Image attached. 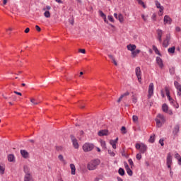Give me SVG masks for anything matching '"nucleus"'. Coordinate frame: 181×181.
<instances>
[{
    "instance_id": "obj_40",
    "label": "nucleus",
    "mask_w": 181,
    "mask_h": 181,
    "mask_svg": "<svg viewBox=\"0 0 181 181\" xmlns=\"http://www.w3.org/2000/svg\"><path fill=\"white\" fill-rule=\"evenodd\" d=\"M179 132V126H175L173 130V134H177Z\"/></svg>"
},
{
    "instance_id": "obj_26",
    "label": "nucleus",
    "mask_w": 181,
    "mask_h": 181,
    "mask_svg": "<svg viewBox=\"0 0 181 181\" xmlns=\"http://www.w3.org/2000/svg\"><path fill=\"white\" fill-rule=\"evenodd\" d=\"M153 50L155 52L156 54H158V56H161L160 52H159V49H158V47H156V46L153 45Z\"/></svg>"
},
{
    "instance_id": "obj_36",
    "label": "nucleus",
    "mask_w": 181,
    "mask_h": 181,
    "mask_svg": "<svg viewBox=\"0 0 181 181\" xmlns=\"http://www.w3.org/2000/svg\"><path fill=\"white\" fill-rule=\"evenodd\" d=\"M44 16L45 18H50V12L49 11H45L44 13Z\"/></svg>"
},
{
    "instance_id": "obj_57",
    "label": "nucleus",
    "mask_w": 181,
    "mask_h": 181,
    "mask_svg": "<svg viewBox=\"0 0 181 181\" xmlns=\"http://www.w3.org/2000/svg\"><path fill=\"white\" fill-rule=\"evenodd\" d=\"M30 29H29V28H27L25 30V33H29Z\"/></svg>"
},
{
    "instance_id": "obj_42",
    "label": "nucleus",
    "mask_w": 181,
    "mask_h": 181,
    "mask_svg": "<svg viewBox=\"0 0 181 181\" xmlns=\"http://www.w3.org/2000/svg\"><path fill=\"white\" fill-rule=\"evenodd\" d=\"M107 152L110 156H112V157L115 156V153H114V151L111 150H108Z\"/></svg>"
},
{
    "instance_id": "obj_19",
    "label": "nucleus",
    "mask_w": 181,
    "mask_h": 181,
    "mask_svg": "<svg viewBox=\"0 0 181 181\" xmlns=\"http://www.w3.org/2000/svg\"><path fill=\"white\" fill-rule=\"evenodd\" d=\"M30 101L33 104V105H37L38 104H40V101H39L33 98H31L30 99Z\"/></svg>"
},
{
    "instance_id": "obj_38",
    "label": "nucleus",
    "mask_w": 181,
    "mask_h": 181,
    "mask_svg": "<svg viewBox=\"0 0 181 181\" xmlns=\"http://www.w3.org/2000/svg\"><path fill=\"white\" fill-rule=\"evenodd\" d=\"M99 15L103 19H105V17L107 16H105V14L102 11H99Z\"/></svg>"
},
{
    "instance_id": "obj_31",
    "label": "nucleus",
    "mask_w": 181,
    "mask_h": 181,
    "mask_svg": "<svg viewBox=\"0 0 181 181\" xmlns=\"http://www.w3.org/2000/svg\"><path fill=\"white\" fill-rule=\"evenodd\" d=\"M100 145L103 149H107V144H105V141L101 140L100 141Z\"/></svg>"
},
{
    "instance_id": "obj_50",
    "label": "nucleus",
    "mask_w": 181,
    "mask_h": 181,
    "mask_svg": "<svg viewBox=\"0 0 181 181\" xmlns=\"http://www.w3.org/2000/svg\"><path fill=\"white\" fill-rule=\"evenodd\" d=\"M79 52L82 53L83 54H86V49H80Z\"/></svg>"
},
{
    "instance_id": "obj_14",
    "label": "nucleus",
    "mask_w": 181,
    "mask_h": 181,
    "mask_svg": "<svg viewBox=\"0 0 181 181\" xmlns=\"http://www.w3.org/2000/svg\"><path fill=\"white\" fill-rule=\"evenodd\" d=\"M164 25L168 24L170 25L172 23V18L169 16H164Z\"/></svg>"
},
{
    "instance_id": "obj_62",
    "label": "nucleus",
    "mask_w": 181,
    "mask_h": 181,
    "mask_svg": "<svg viewBox=\"0 0 181 181\" xmlns=\"http://www.w3.org/2000/svg\"><path fill=\"white\" fill-rule=\"evenodd\" d=\"M178 160V165H181V157L177 159Z\"/></svg>"
},
{
    "instance_id": "obj_18",
    "label": "nucleus",
    "mask_w": 181,
    "mask_h": 181,
    "mask_svg": "<svg viewBox=\"0 0 181 181\" xmlns=\"http://www.w3.org/2000/svg\"><path fill=\"white\" fill-rule=\"evenodd\" d=\"M99 136H105L108 135V131L107 130H101L98 132Z\"/></svg>"
},
{
    "instance_id": "obj_17",
    "label": "nucleus",
    "mask_w": 181,
    "mask_h": 181,
    "mask_svg": "<svg viewBox=\"0 0 181 181\" xmlns=\"http://www.w3.org/2000/svg\"><path fill=\"white\" fill-rule=\"evenodd\" d=\"M21 153L24 159H28V158H29V153L25 150H21Z\"/></svg>"
},
{
    "instance_id": "obj_58",
    "label": "nucleus",
    "mask_w": 181,
    "mask_h": 181,
    "mask_svg": "<svg viewBox=\"0 0 181 181\" xmlns=\"http://www.w3.org/2000/svg\"><path fill=\"white\" fill-rule=\"evenodd\" d=\"M8 4V0H3V5L5 6Z\"/></svg>"
},
{
    "instance_id": "obj_27",
    "label": "nucleus",
    "mask_w": 181,
    "mask_h": 181,
    "mask_svg": "<svg viewBox=\"0 0 181 181\" xmlns=\"http://www.w3.org/2000/svg\"><path fill=\"white\" fill-rule=\"evenodd\" d=\"M175 50H176V48L175 47H172L168 49V53L173 54L175 53Z\"/></svg>"
},
{
    "instance_id": "obj_61",
    "label": "nucleus",
    "mask_w": 181,
    "mask_h": 181,
    "mask_svg": "<svg viewBox=\"0 0 181 181\" xmlns=\"http://www.w3.org/2000/svg\"><path fill=\"white\" fill-rule=\"evenodd\" d=\"M113 142L115 144H118V137H117L115 140H113Z\"/></svg>"
},
{
    "instance_id": "obj_22",
    "label": "nucleus",
    "mask_w": 181,
    "mask_h": 181,
    "mask_svg": "<svg viewBox=\"0 0 181 181\" xmlns=\"http://www.w3.org/2000/svg\"><path fill=\"white\" fill-rule=\"evenodd\" d=\"M128 95H129V92H126V93H124L122 94V95L119 97V98L117 100V103H121V100H122V98H123L124 97H127V96H128Z\"/></svg>"
},
{
    "instance_id": "obj_64",
    "label": "nucleus",
    "mask_w": 181,
    "mask_h": 181,
    "mask_svg": "<svg viewBox=\"0 0 181 181\" xmlns=\"http://www.w3.org/2000/svg\"><path fill=\"white\" fill-rule=\"evenodd\" d=\"M117 180H118V181H124V180H123L121 177H117Z\"/></svg>"
},
{
    "instance_id": "obj_60",
    "label": "nucleus",
    "mask_w": 181,
    "mask_h": 181,
    "mask_svg": "<svg viewBox=\"0 0 181 181\" xmlns=\"http://www.w3.org/2000/svg\"><path fill=\"white\" fill-rule=\"evenodd\" d=\"M108 56H109L110 59H111L112 61L115 60V59L114 58V56H112V55H108Z\"/></svg>"
},
{
    "instance_id": "obj_43",
    "label": "nucleus",
    "mask_w": 181,
    "mask_h": 181,
    "mask_svg": "<svg viewBox=\"0 0 181 181\" xmlns=\"http://www.w3.org/2000/svg\"><path fill=\"white\" fill-rule=\"evenodd\" d=\"M158 15L160 16H162V15H163V7H160V11H159Z\"/></svg>"
},
{
    "instance_id": "obj_7",
    "label": "nucleus",
    "mask_w": 181,
    "mask_h": 181,
    "mask_svg": "<svg viewBox=\"0 0 181 181\" xmlns=\"http://www.w3.org/2000/svg\"><path fill=\"white\" fill-rule=\"evenodd\" d=\"M172 160H173V157L172 156V153H167L166 165L168 169H170V168H172V163H173Z\"/></svg>"
},
{
    "instance_id": "obj_2",
    "label": "nucleus",
    "mask_w": 181,
    "mask_h": 181,
    "mask_svg": "<svg viewBox=\"0 0 181 181\" xmlns=\"http://www.w3.org/2000/svg\"><path fill=\"white\" fill-rule=\"evenodd\" d=\"M100 161L99 159H95L92 161H90L88 164V170H94L95 169H97V166L100 165Z\"/></svg>"
},
{
    "instance_id": "obj_48",
    "label": "nucleus",
    "mask_w": 181,
    "mask_h": 181,
    "mask_svg": "<svg viewBox=\"0 0 181 181\" xmlns=\"http://www.w3.org/2000/svg\"><path fill=\"white\" fill-rule=\"evenodd\" d=\"M175 159H177H177H180V158H181L180 154L176 153H175Z\"/></svg>"
},
{
    "instance_id": "obj_46",
    "label": "nucleus",
    "mask_w": 181,
    "mask_h": 181,
    "mask_svg": "<svg viewBox=\"0 0 181 181\" xmlns=\"http://www.w3.org/2000/svg\"><path fill=\"white\" fill-rule=\"evenodd\" d=\"M107 18L110 22H114V18H112V16H108Z\"/></svg>"
},
{
    "instance_id": "obj_44",
    "label": "nucleus",
    "mask_w": 181,
    "mask_h": 181,
    "mask_svg": "<svg viewBox=\"0 0 181 181\" xmlns=\"http://www.w3.org/2000/svg\"><path fill=\"white\" fill-rule=\"evenodd\" d=\"M121 132L122 134H127V128H125V127H122L121 129Z\"/></svg>"
},
{
    "instance_id": "obj_9",
    "label": "nucleus",
    "mask_w": 181,
    "mask_h": 181,
    "mask_svg": "<svg viewBox=\"0 0 181 181\" xmlns=\"http://www.w3.org/2000/svg\"><path fill=\"white\" fill-rule=\"evenodd\" d=\"M174 86L177 90V94L179 97H181V85L177 81L174 82Z\"/></svg>"
},
{
    "instance_id": "obj_29",
    "label": "nucleus",
    "mask_w": 181,
    "mask_h": 181,
    "mask_svg": "<svg viewBox=\"0 0 181 181\" xmlns=\"http://www.w3.org/2000/svg\"><path fill=\"white\" fill-rule=\"evenodd\" d=\"M162 110H163V112H168V105L163 104L162 106Z\"/></svg>"
},
{
    "instance_id": "obj_47",
    "label": "nucleus",
    "mask_w": 181,
    "mask_h": 181,
    "mask_svg": "<svg viewBox=\"0 0 181 181\" xmlns=\"http://www.w3.org/2000/svg\"><path fill=\"white\" fill-rule=\"evenodd\" d=\"M128 162H129L130 166H134V161H132V159L129 158L128 160Z\"/></svg>"
},
{
    "instance_id": "obj_1",
    "label": "nucleus",
    "mask_w": 181,
    "mask_h": 181,
    "mask_svg": "<svg viewBox=\"0 0 181 181\" xmlns=\"http://www.w3.org/2000/svg\"><path fill=\"white\" fill-rule=\"evenodd\" d=\"M156 122L158 128H160L166 122V117L163 115L158 114L156 118Z\"/></svg>"
},
{
    "instance_id": "obj_41",
    "label": "nucleus",
    "mask_w": 181,
    "mask_h": 181,
    "mask_svg": "<svg viewBox=\"0 0 181 181\" xmlns=\"http://www.w3.org/2000/svg\"><path fill=\"white\" fill-rule=\"evenodd\" d=\"M136 159H137V160H141V159H142V155H141V153H137L136 156Z\"/></svg>"
},
{
    "instance_id": "obj_53",
    "label": "nucleus",
    "mask_w": 181,
    "mask_h": 181,
    "mask_svg": "<svg viewBox=\"0 0 181 181\" xmlns=\"http://www.w3.org/2000/svg\"><path fill=\"white\" fill-rule=\"evenodd\" d=\"M159 144L161 145V146H163V145H165V144L163 143V139H160L159 140Z\"/></svg>"
},
{
    "instance_id": "obj_56",
    "label": "nucleus",
    "mask_w": 181,
    "mask_h": 181,
    "mask_svg": "<svg viewBox=\"0 0 181 181\" xmlns=\"http://www.w3.org/2000/svg\"><path fill=\"white\" fill-rule=\"evenodd\" d=\"M14 94H17V95H22V93L18 91H14Z\"/></svg>"
},
{
    "instance_id": "obj_51",
    "label": "nucleus",
    "mask_w": 181,
    "mask_h": 181,
    "mask_svg": "<svg viewBox=\"0 0 181 181\" xmlns=\"http://www.w3.org/2000/svg\"><path fill=\"white\" fill-rule=\"evenodd\" d=\"M124 165L126 170L129 169V165H128V163H127V162H124Z\"/></svg>"
},
{
    "instance_id": "obj_10",
    "label": "nucleus",
    "mask_w": 181,
    "mask_h": 181,
    "mask_svg": "<svg viewBox=\"0 0 181 181\" xmlns=\"http://www.w3.org/2000/svg\"><path fill=\"white\" fill-rule=\"evenodd\" d=\"M153 83H151L148 86V98H151L153 95Z\"/></svg>"
},
{
    "instance_id": "obj_5",
    "label": "nucleus",
    "mask_w": 181,
    "mask_h": 181,
    "mask_svg": "<svg viewBox=\"0 0 181 181\" xmlns=\"http://www.w3.org/2000/svg\"><path fill=\"white\" fill-rule=\"evenodd\" d=\"M135 74L137 77V80L140 84L142 83V71H141V67L137 66L135 69Z\"/></svg>"
},
{
    "instance_id": "obj_4",
    "label": "nucleus",
    "mask_w": 181,
    "mask_h": 181,
    "mask_svg": "<svg viewBox=\"0 0 181 181\" xmlns=\"http://www.w3.org/2000/svg\"><path fill=\"white\" fill-rule=\"evenodd\" d=\"M136 149L140 151L141 153H145L148 151V146L144 143H136L135 145Z\"/></svg>"
},
{
    "instance_id": "obj_63",
    "label": "nucleus",
    "mask_w": 181,
    "mask_h": 181,
    "mask_svg": "<svg viewBox=\"0 0 181 181\" xmlns=\"http://www.w3.org/2000/svg\"><path fill=\"white\" fill-rule=\"evenodd\" d=\"M114 16H115V18H116L117 19H118V14H117V13H114Z\"/></svg>"
},
{
    "instance_id": "obj_37",
    "label": "nucleus",
    "mask_w": 181,
    "mask_h": 181,
    "mask_svg": "<svg viewBox=\"0 0 181 181\" xmlns=\"http://www.w3.org/2000/svg\"><path fill=\"white\" fill-rule=\"evenodd\" d=\"M126 170H127V173L129 175V176H132L133 172L132 171L131 168H127Z\"/></svg>"
},
{
    "instance_id": "obj_16",
    "label": "nucleus",
    "mask_w": 181,
    "mask_h": 181,
    "mask_svg": "<svg viewBox=\"0 0 181 181\" xmlns=\"http://www.w3.org/2000/svg\"><path fill=\"white\" fill-rule=\"evenodd\" d=\"M127 49L129 50V52H132V53L133 51L136 49V45L134 44H129L127 46Z\"/></svg>"
},
{
    "instance_id": "obj_30",
    "label": "nucleus",
    "mask_w": 181,
    "mask_h": 181,
    "mask_svg": "<svg viewBox=\"0 0 181 181\" xmlns=\"http://www.w3.org/2000/svg\"><path fill=\"white\" fill-rule=\"evenodd\" d=\"M110 145H112L113 149H117V143H114V140H110Z\"/></svg>"
},
{
    "instance_id": "obj_8",
    "label": "nucleus",
    "mask_w": 181,
    "mask_h": 181,
    "mask_svg": "<svg viewBox=\"0 0 181 181\" xmlns=\"http://www.w3.org/2000/svg\"><path fill=\"white\" fill-rule=\"evenodd\" d=\"M165 91L166 93V95H167V98L169 100L170 103L172 104L173 105V104H175L176 102H175V100H173V98H172L170 97V92L169 90V88L168 87H165Z\"/></svg>"
},
{
    "instance_id": "obj_24",
    "label": "nucleus",
    "mask_w": 181,
    "mask_h": 181,
    "mask_svg": "<svg viewBox=\"0 0 181 181\" xmlns=\"http://www.w3.org/2000/svg\"><path fill=\"white\" fill-rule=\"evenodd\" d=\"M132 100L134 104H136V103H138V96H136V95H133L132 96Z\"/></svg>"
},
{
    "instance_id": "obj_34",
    "label": "nucleus",
    "mask_w": 181,
    "mask_h": 181,
    "mask_svg": "<svg viewBox=\"0 0 181 181\" xmlns=\"http://www.w3.org/2000/svg\"><path fill=\"white\" fill-rule=\"evenodd\" d=\"M155 4H156V8H158V9L163 7V6L160 5V3H159V1H155Z\"/></svg>"
},
{
    "instance_id": "obj_21",
    "label": "nucleus",
    "mask_w": 181,
    "mask_h": 181,
    "mask_svg": "<svg viewBox=\"0 0 181 181\" xmlns=\"http://www.w3.org/2000/svg\"><path fill=\"white\" fill-rule=\"evenodd\" d=\"M70 168L71 175H76V165L74 164H70Z\"/></svg>"
},
{
    "instance_id": "obj_11",
    "label": "nucleus",
    "mask_w": 181,
    "mask_h": 181,
    "mask_svg": "<svg viewBox=\"0 0 181 181\" xmlns=\"http://www.w3.org/2000/svg\"><path fill=\"white\" fill-rule=\"evenodd\" d=\"M170 41V35H167L166 38L163 40V47H168V46H169V42Z\"/></svg>"
},
{
    "instance_id": "obj_20",
    "label": "nucleus",
    "mask_w": 181,
    "mask_h": 181,
    "mask_svg": "<svg viewBox=\"0 0 181 181\" xmlns=\"http://www.w3.org/2000/svg\"><path fill=\"white\" fill-rule=\"evenodd\" d=\"M141 53V50L140 49H134L132 52V57H136V56H138V54H139Z\"/></svg>"
},
{
    "instance_id": "obj_45",
    "label": "nucleus",
    "mask_w": 181,
    "mask_h": 181,
    "mask_svg": "<svg viewBox=\"0 0 181 181\" xmlns=\"http://www.w3.org/2000/svg\"><path fill=\"white\" fill-rule=\"evenodd\" d=\"M58 159H59V160H61V162H64V158L63 157V155H59L58 156Z\"/></svg>"
},
{
    "instance_id": "obj_33",
    "label": "nucleus",
    "mask_w": 181,
    "mask_h": 181,
    "mask_svg": "<svg viewBox=\"0 0 181 181\" xmlns=\"http://www.w3.org/2000/svg\"><path fill=\"white\" fill-rule=\"evenodd\" d=\"M5 173V167L0 165V175Z\"/></svg>"
},
{
    "instance_id": "obj_6",
    "label": "nucleus",
    "mask_w": 181,
    "mask_h": 181,
    "mask_svg": "<svg viewBox=\"0 0 181 181\" xmlns=\"http://www.w3.org/2000/svg\"><path fill=\"white\" fill-rule=\"evenodd\" d=\"M94 149V144L90 143H86L83 146V150L84 152H91Z\"/></svg>"
},
{
    "instance_id": "obj_15",
    "label": "nucleus",
    "mask_w": 181,
    "mask_h": 181,
    "mask_svg": "<svg viewBox=\"0 0 181 181\" xmlns=\"http://www.w3.org/2000/svg\"><path fill=\"white\" fill-rule=\"evenodd\" d=\"M157 35H158V40L160 42V43H162V35H163V31L162 30H157Z\"/></svg>"
},
{
    "instance_id": "obj_39",
    "label": "nucleus",
    "mask_w": 181,
    "mask_h": 181,
    "mask_svg": "<svg viewBox=\"0 0 181 181\" xmlns=\"http://www.w3.org/2000/svg\"><path fill=\"white\" fill-rule=\"evenodd\" d=\"M148 141L151 142V144H153L155 142V136H151L150 139H148Z\"/></svg>"
},
{
    "instance_id": "obj_55",
    "label": "nucleus",
    "mask_w": 181,
    "mask_h": 181,
    "mask_svg": "<svg viewBox=\"0 0 181 181\" xmlns=\"http://www.w3.org/2000/svg\"><path fill=\"white\" fill-rule=\"evenodd\" d=\"M141 18L145 22H146V17H145V15L142 14Z\"/></svg>"
},
{
    "instance_id": "obj_54",
    "label": "nucleus",
    "mask_w": 181,
    "mask_h": 181,
    "mask_svg": "<svg viewBox=\"0 0 181 181\" xmlns=\"http://www.w3.org/2000/svg\"><path fill=\"white\" fill-rule=\"evenodd\" d=\"M173 105L175 107V108H179V104L176 103V102Z\"/></svg>"
},
{
    "instance_id": "obj_28",
    "label": "nucleus",
    "mask_w": 181,
    "mask_h": 181,
    "mask_svg": "<svg viewBox=\"0 0 181 181\" xmlns=\"http://www.w3.org/2000/svg\"><path fill=\"white\" fill-rule=\"evenodd\" d=\"M118 173L120 176H124V175H125V170H124V168H119Z\"/></svg>"
},
{
    "instance_id": "obj_32",
    "label": "nucleus",
    "mask_w": 181,
    "mask_h": 181,
    "mask_svg": "<svg viewBox=\"0 0 181 181\" xmlns=\"http://www.w3.org/2000/svg\"><path fill=\"white\" fill-rule=\"evenodd\" d=\"M132 120H133V122H134L135 124H138V116L133 115Z\"/></svg>"
},
{
    "instance_id": "obj_59",
    "label": "nucleus",
    "mask_w": 181,
    "mask_h": 181,
    "mask_svg": "<svg viewBox=\"0 0 181 181\" xmlns=\"http://www.w3.org/2000/svg\"><path fill=\"white\" fill-rule=\"evenodd\" d=\"M175 30L176 32H180L181 29L180 27H176Z\"/></svg>"
},
{
    "instance_id": "obj_35",
    "label": "nucleus",
    "mask_w": 181,
    "mask_h": 181,
    "mask_svg": "<svg viewBox=\"0 0 181 181\" xmlns=\"http://www.w3.org/2000/svg\"><path fill=\"white\" fill-rule=\"evenodd\" d=\"M138 4L139 5H141V6H143V8H146V6H145V3L143 2L142 0H138Z\"/></svg>"
},
{
    "instance_id": "obj_52",
    "label": "nucleus",
    "mask_w": 181,
    "mask_h": 181,
    "mask_svg": "<svg viewBox=\"0 0 181 181\" xmlns=\"http://www.w3.org/2000/svg\"><path fill=\"white\" fill-rule=\"evenodd\" d=\"M35 29L37 32H40V30H42V29L40 28V27H39V25H35Z\"/></svg>"
},
{
    "instance_id": "obj_13",
    "label": "nucleus",
    "mask_w": 181,
    "mask_h": 181,
    "mask_svg": "<svg viewBox=\"0 0 181 181\" xmlns=\"http://www.w3.org/2000/svg\"><path fill=\"white\" fill-rule=\"evenodd\" d=\"M156 63L159 66L160 69H163V61L160 59V57H156Z\"/></svg>"
},
{
    "instance_id": "obj_49",
    "label": "nucleus",
    "mask_w": 181,
    "mask_h": 181,
    "mask_svg": "<svg viewBox=\"0 0 181 181\" xmlns=\"http://www.w3.org/2000/svg\"><path fill=\"white\" fill-rule=\"evenodd\" d=\"M170 74H175V68H170Z\"/></svg>"
},
{
    "instance_id": "obj_12",
    "label": "nucleus",
    "mask_w": 181,
    "mask_h": 181,
    "mask_svg": "<svg viewBox=\"0 0 181 181\" xmlns=\"http://www.w3.org/2000/svg\"><path fill=\"white\" fill-rule=\"evenodd\" d=\"M71 139L72 141L74 148H75V149H78V142H77L76 137H74V136H71Z\"/></svg>"
},
{
    "instance_id": "obj_23",
    "label": "nucleus",
    "mask_w": 181,
    "mask_h": 181,
    "mask_svg": "<svg viewBox=\"0 0 181 181\" xmlns=\"http://www.w3.org/2000/svg\"><path fill=\"white\" fill-rule=\"evenodd\" d=\"M8 162H15V156L13 154H9L8 156Z\"/></svg>"
},
{
    "instance_id": "obj_25",
    "label": "nucleus",
    "mask_w": 181,
    "mask_h": 181,
    "mask_svg": "<svg viewBox=\"0 0 181 181\" xmlns=\"http://www.w3.org/2000/svg\"><path fill=\"white\" fill-rule=\"evenodd\" d=\"M117 20L120 22V23H124V16L121 13L118 15Z\"/></svg>"
},
{
    "instance_id": "obj_3",
    "label": "nucleus",
    "mask_w": 181,
    "mask_h": 181,
    "mask_svg": "<svg viewBox=\"0 0 181 181\" xmlns=\"http://www.w3.org/2000/svg\"><path fill=\"white\" fill-rule=\"evenodd\" d=\"M24 181H31L33 177H32V174L30 173V170L29 169V167L27 165L24 166Z\"/></svg>"
}]
</instances>
